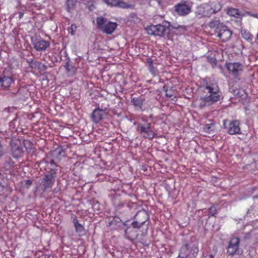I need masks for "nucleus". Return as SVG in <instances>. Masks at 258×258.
I'll return each instance as SVG.
<instances>
[{"label":"nucleus","mask_w":258,"mask_h":258,"mask_svg":"<svg viewBox=\"0 0 258 258\" xmlns=\"http://www.w3.org/2000/svg\"><path fill=\"white\" fill-rule=\"evenodd\" d=\"M246 14L252 16L254 18H258V16L256 14H250V13H249V12H247Z\"/></svg>","instance_id":"nucleus-38"},{"label":"nucleus","mask_w":258,"mask_h":258,"mask_svg":"<svg viewBox=\"0 0 258 258\" xmlns=\"http://www.w3.org/2000/svg\"><path fill=\"white\" fill-rule=\"evenodd\" d=\"M4 153V150L3 147L2 145L1 144V143H0V157H1L3 155Z\"/></svg>","instance_id":"nucleus-37"},{"label":"nucleus","mask_w":258,"mask_h":258,"mask_svg":"<svg viewBox=\"0 0 258 258\" xmlns=\"http://www.w3.org/2000/svg\"><path fill=\"white\" fill-rule=\"evenodd\" d=\"M31 41L34 49L38 51H44L50 46L49 42L40 37L32 39Z\"/></svg>","instance_id":"nucleus-9"},{"label":"nucleus","mask_w":258,"mask_h":258,"mask_svg":"<svg viewBox=\"0 0 258 258\" xmlns=\"http://www.w3.org/2000/svg\"><path fill=\"white\" fill-rule=\"evenodd\" d=\"M55 173L46 172L41 180V189L43 191L51 188L54 184L55 178Z\"/></svg>","instance_id":"nucleus-6"},{"label":"nucleus","mask_w":258,"mask_h":258,"mask_svg":"<svg viewBox=\"0 0 258 258\" xmlns=\"http://www.w3.org/2000/svg\"><path fill=\"white\" fill-rule=\"evenodd\" d=\"M144 99L141 98L134 97L131 100V102L135 106L142 108L143 104Z\"/></svg>","instance_id":"nucleus-27"},{"label":"nucleus","mask_w":258,"mask_h":258,"mask_svg":"<svg viewBox=\"0 0 258 258\" xmlns=\"http://www.w3.org/2000/svg\"><path fill=\"white\" fill-rule=\"evenodd\" d=\"M210 123L205 124L203 127V131L207 134L213 133L215 130V123L212 120Z\"/></svg>","instance_id":"nucleus-22"},{"label":"nucleus","mask_w":258,"mask_h":258,"mask_svg":"<svg viewBox=\"0 0 258 258\" xmlns=\"http://www.w3.org/2000/svg\"><path fill=\"white\" fill-rule=\"evenodd\" d=\"M222 9L221 4L218 2H215L211 3V6H207L205 9L204 14L207 16H210L213 14H215L220 11Z\"/></svg>","instance_id":"nucleus-12"},{"label":"nucleus","mask_w":258,"mask_h":258,"mask_svg":"<svg viewBox=\"0 0 258 258\" xmlns=\"http://www.w3.org/2000/svg\"><path fill=\"white\" fill-rule=\"evenodd\" d=\"M14 162L11 158H9L8 160L6 161L5 167L6 168L10 169L14 167Z\"/></svg>","instance_id":"nucleus-33"},{"label":"nucleus","mask_w":258,"mask_h":258,"mask_svg":"<svg viewBox=\"0 0 258 258\" xmlns=\"http://www.w3.org/2000/svg\"><path fill=\"white\" fill-rule=\"evenodd\" d=\"M136 221L132 223L134 228H140L145 225V233L147 234L148 229V224L150 222L148 214L145 211L138 212L135 216Z\"/></svg>","instance_id":"nucleus-3"},{"label":"nucleus","mask_w":258,"mask_h":258,"mask_svg":"<svg viewBox=\"0 0 258 258\" xmlns=\"http://www.w3.org/2000/svg\"><path fill=\"white\" fill-rule=\"evenodd\" d=\"M104 3L110 7H114L118 0H102Z\"/></svg>","instance_id":"nucleus-34"},{"label":"nucleus","mask_w":258,"mask_h":258,"mask_svg":"<svg viewBox=\"0 0 258 258\" xmlns=\"http://www.w3.org/2000/svg\"><path fill=\"white\" fill-rule=\"evenodd\" d=\"M135 229V228H134L132 227V228L128 227L125 229L124 234L127 239L131 241H133L137 239L138 234Z\"/></svg>","instance_id":"nucleus-18"},{"label":"nucleus","mask_w":258,"mask_h":258,"mask_svg":"<svg viewBox=\"0 0 258 258\" xmlns=\"http://www.w3.org/2000/svg\"><path fill=\"white\" fill-rule=\"evenodd\" d=\"M190 252L192 253L194 256H196L199 252L198 246H193L191 247L189 244H185L180 250L179 256L187 257Z\"/></svg>","instance_id":"nucleus-11"},{"label":"nucleus","mask_w":258,"mask_h":258,"mask_svg":"<svg viewBox=\"0 0 258 258\" xmlns=\"http://www.w3.org/2000/svg\"><path fill=\"white\" fill-rule=\"evenodd\" d=\"M14 82V80L12 77H7L4 76L0 78V83L2 86L5 89H8L10 85Z\"/></svg>","instance_id":"nucleus-19"},{"label":"nucleus","mask_w":258,"mask_h":258,"mask_svg":"<svg viewBox=\"0 0 258 258\" xmlns=\"http://www.w3.org/2000/svg\"><path fill=\"white\" fill-rule=\"evenodd\" d=\"M110 196H112V201L114 205L117 207H123L125 204L121 202L120 198V195L117 194L115 190L111 189L110 190Z\"/></svg>","instance_id":"nucleus-17"},{"label":"nucleus","mask_w":258,"mask_h":258,"mask_svg":"<svg viewBox=\"0 0 258 258\" xmlns=\"http://www.w3.org/2000/svg\"><path fill=\"white\" fill-rule=\"evenodd\" d=\"M106 115V112L105 110L98 108L93 110L91 118L93 121L98 123L103 119Z\"/></svg>","instance_id":"nucleus-15"},{"label":"nucleus","mask_w":258,"mask_h":258,"mask_svg":"<svg viewBox=\"0 0 258 258\" xmlns=\"http://www.w3.org/2000/svg\"><path fill=\"white\" fill-rule=\"evenodd\" d=\"M151 123L145 124L139 123L137 125V131L145 139L152 140L155 137L156 134L152 131Z\"/></svg>","instance_id":"nucleus-5"},{"label":"nucleus","mask_w":258,"mask_h":258,"mask_svg":"<svg viewBox=\"0 0 258 258\" xmlns=\"http://www.w3.org/2000/svg\"><path fill=\"white\" fill-rule=\"evenodd\" d=\"M77 28V27L76 24H73L71 25L69 30V32L71 35L74 34L75 32L76 31Z\"/></svg>","instance_id":"nucleus-35"},{"label":"nucleus","mask_w":258,"mask_h":258,"mask_svg":"<svg viewBox=\"0 0 258 258\" xmlns=\"http://www.w3.org/2000/svg\"><path fill=\"white\" fill-rule=\"evenodd\" d=\"M27 62L28 63L29 68L32 70L39 69L41 64L40 61L35 60L33 58L27 59Z\"/></svg>","instance_id":"nucleus-21"},{"label":"nucleus","mask_w":258,"mask_h":258,"mask_svg":"<svg viewBox=\"0 0 258 258\" xmlns=\"http://www.w3.org/2000/svg\"><path fill=\"white\" fill-rule=\"evenodd\" d=\"M11 153L14 158L17 159L22 156L23 154V148L21 145H18L16 142H12Z\"/></svg>","instance_id":"nucleus-14"},{"label":"nucleus","mask_w":258,"mask_h":258,"mask_svg":"<svg viewBox=\"0 0 258 258\" xmlns=\"http://www.w3.org/2000/svg\"><path fill=\"white\" fill-rule=\"evenodd\" d=\"M77 0H67L66 2L67 11L71 12L75 7Z\"/></svg>","instance_id":"nucleus-31"},{"label":"nucleus","mask_w":258,"mask_h":258,"mask_svg":"<svg viewBox=\"0 0 258 258\" xmlns=\"http://www.w3.org/2000/svg\"><path fill=\"white\" fill-rule=\"evenodd\" d=\"M240 240L237 237L231 239L227 247V253L230 255L234 254L237 251L239 246Z\"/></svg>","instance_id":"nucleus-13"},{"label":"nucleus","mask_w":258,"mask_h":258,"mask_svg":"<svg viewBox=\"0 0 258 258\" xmlns=\"http://www.w3.org/2000/svg\"><path fill=\"white\" fill-rule=\"evenodd\" d=\"M214 249H215V250H217V247H216V246H215L214 247Z\"/></svg>","instance_id":"nucleus-44"},{"label":"nucleus","mask_w":258,"mask_h":258,"mask_svg":"<svg viewBox=\"0 0 258 258\" xmlns=\"http://www.w3.org/2000/svg\"><path fill=\"white\" fill-rule=\"evenodd\" d=\"M73 222L74 224L75 231L77 233H81L84 231V227L79 223L76 217L73 218Z\"/></svg>","instance_id":"nucleus-23"},{"label":"nucleus","mask_w":258,"mask_h":258,"mask_svg":"<svg viewBox=\"0 0 258 258\" xmlns=\"http://www.w3.org/2000/svg\"><path fill=\"white\" fill-rule=\"evenodd\" d=\"M218 213V209L217 206L213 205L211 207L208 209V218H210L211 217H214Z\"/></svg>","instance_id":"nucleus-29"},{"label":"nucleus","mask_w":258,"mask_h":258,"mask_svg":"<svg viewBox=\"0 0 258 258\" xmlns=\"http://www.w3.org/2000/svg\"><path fill=\"white\" fill-rule=\"evenodd\" d=\"M51 153L54 156L57 158H60V156H63L64 154V151L62 149V147L58 146L55 150H53Z\"/></svg>","instance_id":"nucleus-25"},{"label":"nucleus","mask_w":258,"mask_h":258,"mask_svg":"<svg viewBox=\"0 0 258 258\" xmlns=\"http://www.w3.org/2000/svg\"><path fill=\"white\" fill-rule=\"evenodd\" d=\"M214 255L213 254H210L209 255V258H214Z\"/></svg>","instance_id":"nucleus-42"},{"label":"nucleus","mask_w":258,"mask_h":258,"mask_svg":"<svg viewBox=\"0 0 258 258\" xmlns=\"http://www.w3.org/2000/svg\"><path fill=\"white\" fill-rule=\"evenodd\" d=\"M216 33L218 37L223 42L228 41L231 37L232 32L226 26L217 27Z\"/></svg>","instance_id":"nucleus-10"},{"label":"nucleus","mask_w":258,"mask_h":258,"mask_svg":"<svg viewBox=\"0 0 258 258\" xmlns=\"http://www.w3.org/2000/svg\"><path fill=\"white\" fill-rule=\"evenodd\" d=\"M148 34L154 36H163L169 32V28L162 25H150L146 28Z\"/></svg>","instance_id":"nucleus-4"},{"label":"nucleus","mask_w":258,"mask_h":258,"mask_svg":"<svg viewBox=\"0 0 258 258\" xmlns=\"http://www.w3.org/2000/svg\"><path fill=\"white\" fill-rule=\"evenodd\" d=\"M175 29L179 30L181 33H183L187 31V27L185 26L178 25L177 27H175Z\"/></svg>","instance_id":"nucleus-36"},{"label":"nucleus","mask_w":258,"mask_h":258,"mask_svg":"<svg viewBox=\"0 0 258 258\" xmlns=\"http://www.w3.org/2000/svg\"><path fill=\"white\" fill-rule=\"evenodd\" d=\"M227 14L229 16L236 18H239L242 16V15L239 13L238 9L232 8H230L228 9Z\"/></svg>","instance_id":"nucleus-24"},{"label":"nucleus","mask_w":258,"mask_h":258,"mask_svg":"<svg viewBox=\"0 0 258 258\" xmlns=\"http://www.w3.org/2000/svg\"><path fill=\"white\" fill-rule=\"evenodd\" d=\"M115 7L122 9H132L134 8V6L133 5L128 4V3H126L125 2L119 1H117Z\"/></svg>","instance_id":"nucleus-28"},{"label":"nucleus","mask_w":258,"mask_h":258,"mask_svg":"<svg viewBox=\"0 0 258 258\" xmlns=\"http://www.w3.org/2000/svg\"><path fill=\"white\" fill-rule=\"evenodd\" d=\"M241 35L243 39L247 40L248 42H251L252 40V35L251 33L246 30L241 31Z\"/></svg>","instance_id":"nucleus-30"},{"label":"nucleus","mask_w":258,"mask_h":258,"mask_svg":"<svg viewBox=\"0 0 258 258\" xmlns=\"http://www.w3.org/2000/svg\"><path fill=\"white\" fill-rule=\"evenodd\" d=\"M175 11L180 15H185L189 14L191 10L185 3H180L176 5Z\"/></svg>","instance_id":"nucleus-16"},{"label":"nucleus","mask_w":258,"mask_h":258,"mask_svg":"<svg viewBox=\"0 0 258 258\" xmlns=\"http://www.w3.org/2000/svg\"><path fill=\"white\" fill-rule=\"evenodd\" d=\"M57 167H58L57 165L54 162V160H51L50 162H49L47 164V166H46L45 172H51V173H53V172H54L55 175L56 176Z\"/></svg>","instance_id":"nucleus-20"},{"label":"nucleus","mask_w":258,"mask_h":258,"mask_svg":"<svg viewBox=\"0 0 258 258\" xmlns=\"http://www.w3.org/2000/svg\"><path fill=\"white\" fill-rule=\"evenodd\" d=\"M65 68H66V70H67V71H70V69H69V65H66V66H65Z\"/></svg>","instance_id":"nucleus-41"},{"label":"nucleus","mask_w":258,"mask_h":258,"mask_svg":"<svg viewBox=\"0 0 258 258\" xmlns=\"http://www.w3.org/2000/svg\"><path fill=\"white\" fill-rule=\"evenodd\" d=\"M226 68L228 73L234 78H237L242 73L243 70V65L239 62H227Z\"/></svg>","instance_id":"nucleus-7"},{"label":"nucleus","mask_w":258,"mask_h":258,"mask_svg":"<svg viewBox=\"0 0 258 258\" xmlns=\"http://www.w3.org/2000/svg\"><path fill=\"white\" fill-rule=\"evenodd\" d=\"M23 16H24V13L20 12L19 13V17L20 19H21V18H22L23 17Z\"/></svg>","instance_id":"nucleus-40"},{"label":"nucleus","mask_w":258,"mask_h":258,"mask_svg":"<svg viewBox=\"0 0 258 258\" xmlns=\"http://www.w3.org/2000/svg\"><path fill=\"white\" fill-rule=\"evenodd\" d=\"M221 26L222 25H220L219 21H212L209 23V26L211 28H216V32L217 31V27H221Z\"/></svg>","instance_id":"nucleus-32"},{"label":"nucleus","mask_w":258,"mask_h":258,"mask_svg":"<svg viewBox=\"0 0 258 258\" xmlns=\"http://www.w3.org/2000/svg\"><path fill=\"white\" fill-rule=\"evenodd\" d=\"M147 62L149 66V70L150 72L152 74H153L154 75H156L158 73V70L156 67L153 66V60L152 59V58H148Z\"/></svg>","instance_id":"nucleus-26"},{"label":"nucleus","mask_w":258,"mask_h":258,"mask_svg":"<svg viewBox=\"0 0 258 258\" xmlns=\"http://www.w3.org/2000/svg\"><path fill=\"white\" fill-rule=\"evenodd\" d=\"M98 28L104 33L111 34L117 28L115 22L107 21V19L103 17H97L96 19Z\"/></svg>","instance_id":"nucleus-2"},{"label":"nucleus","mask_w":258,"mask_h":258,"mask_svg":"<svg viewBox=\"0 0 258 258\" xmlns=\"http://www.w3.org/2000/svg\"><path fill=\"white\" fill-rule=\"evenodd\" d=\"M256 39L257 40V42L256 43L258 44V32H257V35H256Z\"/></svg>","instance_id":"nucleus-43"},{"label":"nucleus","mask_w":258,"mask_h":258,"mask_svg":"<svg viewBox=\"0 0 258 258\" xmlns=\"http://www.w3.org/2000/svg\"><path fill=\"white\" fill-rule=\"evenodd\" d=\"M203 92L207 94L200 99L199 106L201 109L212 105L220 99V89L216 84H207L204 87Z\"/></svg>","instance_id":"nucleus-1"},{"label":"nucleus","mask_w":258,"mask_h":258,"mask_svg":"<svg viewBox=\"0 0 258 258\" xmlns=\"http://www.w3.org/2000/svg\"><path fill=\"white\" fill-rule=\"evenodd\" d=\"M227 120H224L223 121V126L224 128H227V133L231 135L240 134L241 131L240 127V122L237 120H232L228 123V126H226Z\"/></svg>","instance_id":"nucleus-8"},{"label":"nucleus","mask_w":258,"mask_h":258,"mask_svg":"<svg viewBox=\"0 0 258 258\" xmlns=\"http://www.w3.org/2000/svg\"><path fill=\"white\" fill-rule=\"evenodd\" d=\"M32 183V181L31 180L28 179L26 181V184L28 185H30Z\"/></svg>","instance_id":"nucleus-39"}]
</instances>
